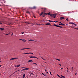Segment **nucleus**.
I'll list each match as a JSON object with an SVG mask.
<instances>
[{
    "label": "nucleus",
    "mask_w": 78,
    "mask_h": 78,
    "mask_svg": "<svg viewBox=\"0 0 78 78\" xmlns=\"http://www.w3.org/2000/svg\"><path fill=\"white\" fill-rule=\"evenodd\" d=\"M21 34H23V33H24V32H21Z\"/></svg>",
    "instance_id": "obj_37"
},
{
    "label": "nucleus",
    "mask_w": 78,
    "mask_h": 78,
    "mask_svg": "<svg viewBox=\"0 0 78 78\" xmlns=\"http://www.w3.org/2000/svg\"><path fill=\"white\" fill-rule=\"evenodd\" d=\"M25 74H24L23 75V78H25Z\"/></svg>",
    "instance_id": "obj_22"
},
{
    "label": "nucleus",
    "mask_w": 78,
    "mask_h": 78,
    "mask_svg": "<svg viewBox=\"0 0 78 78\" xmlns=\"http://www.w3.org/2000/svg\"><path fill=\"white\" fill-rule=\"evenodd\" d=\"M75 75H76V73H75Z\"/></svg>",
    "instance_id": "obj_56"
},
{
    "label": "nucleus",
    "mask_w": 78,
    "mask_h": 78,
    "mask_svg": "<svg viewBox=\"0 0 78 78\" xmlns=\"http://www.w3.org/2000/svg\"><path fill=\"white\" fill-rule=\"evenodd\" d=\"M25 69V70H29V68H26V69Z\"/></svg>",
    "instance_id": "obj_29"
},
{
    "label": "nucleus",
    "mask_w": 78,
    "mask_h": 78,
    "mask_svg": "<svg viewBox=\"0 0 78 78\" xmlns=\"http://www.w3.org/2000/svg\"><path fill=\"white\" fill-rule=\"evenodd\" d=\"M27 54H28L29 55V53H23V55H27Z\"/></svg>",
    "instance_id": "obj_25"
},
{
    "label": "nucleus",
    "mask_w": 78,
    "mask_h": 78,
    "mask_svg": "<svg viewBox=\"0 0 78 78\" xmlns=\"http://www.w3.org/2000/svg\"><path fill=\"white\" fill-rule=\"evenodd\" d=\"M62 19H65V18L64 17H60V20H62Z\"/></svg>",
    "instance_id": "obj_10"
},
{
    "label": "nucleus",
    "mask_w": 78,
    "mask_h": 78,
    "mask_svg": "<svg viewBox=\"0 0 78 78\" xmlns=\"http://www.w3.org/2000/svg\"><path fill=\"white\" fill-rule=\"evenodd\" d=\"M61 69H62H62H63V68H61Z\"/></svg>",
    "instance_id": "obj_50"
},
{
    "label": "nucleus",
    "mask_w": 78,
    "mask_h": 78,
    "mask_svg": "<svg viewBox=\"0 0 78 78\" xmlns=\"http://www.w3.org/2000/svg\"><path fill=\"white\" fill-rule=\"evenodd\" d=\"M54 22H58V21Z\"/></svg>",
    "instance_id": "obj_41"
},
{
    "label": "nucleus",
    "mask_w": 78,
    "mask_h": 78,
    "mask_svg": "<svg viewBox=\"0 0 78 78\" xmlns=\"http://www.w3.org/2000/svg\"><path fill=\"white\" fill-rule=\"evenodd\" d=\"M26 13H27L28 14H30V13L28 11H27L26 12Z\"/></svg>",
    "instance_id": "obj_15"
},
{
    "label": "nucleus",
    "mask_w": 78,
    "mask_h": 78,
    "mask_svg": "<svg viewBox=\"0 0 78 78\" xmlns=\"http://www.w3.org/2000/svg\"><path fill=\"white\" fill-rule=\"evenodd\" d=\"M39 55H41V54H40Z\"/></svg>",
    "instance_id": "obj_61"
},
{
    "label": "nucleus",
    "mask_w": 78,
    "mask_h": 78,
    "mask_svg": "<svg viewBox=\"0 0 78 78\" xmlns=\"http://www.w3.org/2000/svg\"><path fill=\"white\" fill-rule=\"evenodd\" d=\"M50 75H52V74H51V72H50Z\"/></svg>",
    "instance_id": "obj_39"
},
{
    "label": "nucleus",
    "mask_w": 78,
    "mask_h": 78,
    "mask_svg": "<svg viewBox=\"0 0 78 78\" xmlns=\"http://www.w3.org/2000/svg\"><path fill=\"white\" fill-rule=\"evenodd\" d=\"M75 29H76V30H78V28H75Z\"/></svg>",
    "instance_id": "obj_47"
},
{
    "label": "nucleus",
    "mask_w": 78,
    "mask_h": 78,
    "mask_svg": "<svg viewBox=\"0 0 78 78\" xmlns=\"http://www.w3.org/2000/svg\"><path fill=\"white\" fill-rule=\"evenodd\" d=\"M68 69H69L68 68H67V69L68 70Z\"/></svg>",
    "instance_id": "obj_57"
},
{
    "label": "nucleus",
    "mask_w": 78,
    "mask_h": 78,
    "mask_svg": "<svg viewBox=\"0 0 78 78\" xmlns=\"http://www.w3.org/2000/svg\"><path fill=\"white\" fill-rule=\"evenodd\" d=\"M17 67V66H15V67Z\"/></svg>",
    "instance_id": "obj_54"
},
{
    "label": "nucleus",
    "mask_w": 78,
    "mask_h": 78,
    "mask_svg": "<svg viewBox=\"0 0 78 78\" xmlns=\"http://www.w3.org/2000/svg\"><path fill=\"white\" fill-rule=\"evenodd\" d=\"M18 71H16L15 72V73H13V74H14V73H16V72H18Z\"/></svg>",
    "instance_id": "obj_34"
},
{
    "label": "nucleus",
    "mask_w": 78,
    "mask_h": 78,
    "mask_svg": "<svg viewBox=\"0 0 78 78\" xmlns=\"http://www.w3.org/2000/svg\"><path fill=\"white\" fill-rule=\"evenodd\" d=\"M71 24H73L75 26H76V24H75V23H73V22H71L70 23Z\"/></svg>",
    "instance_id": "obj_11"
},
{
    "label": "nucleus",
    "mask_w": 78,
    "mask_h": 78,
    "mask_svg": "<svg viewBox=\"0 0 78 78\" xmlns=\"http://www.w3.org/2000/svg\"><path fill=\"white\" fill-rule=\"evenodd\" d=\"M30 41H33V42H34V40H30L28 41V42H30Z\"/></svg>",
    "instance_id": "obj_12"
},
{
    "label": "nucleus",
    "mask_w": 78,
    "mask_h": 78,
    "mask_svg": "<svg viewBox=\"0 0 78 78\" xmlns=\"http://www.w3.org/2000/svg\"><path fill=\"white\" fill-rule=\"evenodd\" d=\"M60 78H63L62 77H60Z\"/></svg>",
    "instance_id": "obj_58"
},
{
    "label": "nucleus",
    "mask_w": 78,
    "mask_h": 78,
    "mask_svg": "<svg viewBox=\"0 0 78 78\" xmlns=\"http://www.w3.org/2000/svg\"><path fill=\"white\" fill-rule=\"evenodd\" d=\"M30 8L31 9H36V7L34 6L32 8Z\"/></svg>",
    "instance_id": "obj_5"
},
{
    "label": "nucleus",
    "mask_w": 78,
    "mask_h": 78,
    "mask_svg": "<svg viewBox=\"0 0 78 78\" xmlns=\"http://www.w3.org/2000/svg\"><path fill=\"white\" fill-rule=\"evenodd\" d=\"M28 54L29 55L30 54H31V55H33V53H31V52H30Z\"/></svg>",
    "instance_id": "obj_18"
},
{
    "label": "nucleus",
    "mask_w": 78,
    "mask_h": 78,
    "mask_svg": "<svg viewBox=\"0 0 78 78\" xmlns=\"http://www.w3.org/2000/svg\"><path fill=\"white\" fill-rule=\"evenodd\" d=\"M41 9L43 10V12H42L41 14H39V16H42V15L44 13V12H45V11L47 10V8H41Z\"/></svg>",
    "instance_id": "obj_2"
},
{
    "label": "nucleus",
    "mask_w": 78,
    "mask_h": 78,
    "mask_svg": "<svg viewBox=\"0 0 78 78\" xmlns=\"http://www.w3.org/2000/svg\"><path fill=\"white\" fill-rule=\"evenodd\" d=\"M66 20L67 21V22H69V19L67 18L66 19Z\"/></svg>",
    "instance_id": "obj_27"
},
{
    "label": "nucleus",
    "mask_w": 78,
    "mask_h": 78,
    "mask_svg": "<svg viewBox=\"0 0 78 78\" xmlns=\"http://www.w3.org/2000/svg\"><path fill=\"white\" fill-rule=\"evenodd\" d=\"M44 15H49L51 16V17H53L54 18H55L56 17V16H57V14H50L48 13H45L44 14Z\"/></svg>",
    "instance_id": "obj_1"
},
{
    "label": "nucleus",
    "mask_w": 78,
    "mask_h": 78,
    "mask_svg": "<svg viewBox=\"0 0 78 78\" xmlns=\"http://www.w3.org/2000/svg\"><path fill=\"white\" fill-rule=\"evenodd\" d=\"M34 42H37V41H34Z\"/></svg>",
    "instance_id": "obj_36"
},
{
    "label": "nucleus",
    "mask_w": 78,
    "mask_h": 78,
    "mask_svg": "<svg viewBox=\"0 0 78 78\" xmlns=\"http://www.w3.org/2000/svg\"><path fill=\"white\" fill-rule=\"evenodd\" d=\"M22 41H23V42H26V40H23Z\"/></svg>",
    "instance_id": "obj_26"
},
{
    "label": "nucleus",
    "mask_w": 78,
    "mask_h": 78,
    "mask_svg": "<svg viewBox=\"0 0 78 78\" xmlns=\"http://www.w3.org/2000/svg\"><path fill=\"white\" fill-rule=\"evenodd\" d=\"M2 67V65H0V67Z\"/></svg>",
    "instance_id": "obj_49"
},
{
    "label": "nucleus",
    "mask_w": 78,
    "mask_h": 78,
    "mask_svg": "<svg viewBox=\"0 0 78 78\" xmlns=\"http://www.w3.org/2000/svg\"><path fill=\"white\" fill-rule=\"evenodd\" d=\"M67 72H68V73H69V71L67 70Z\"/></svg>",
    "instance_id": "obj_44"
},
{
    "label": "nucleus",
    "mask_w": 78,
    "mask_h": 78,
    "mask_svg": "<svg viewBox=\"0 0 78 78\" xmlns=\"http://www.w3.org/2000/svg\"><path fill=\"white\" fill-rule=\"evenodd\" d=\"M18 59V58H10V60H14V59Z\"/></svg>",
    "instance_id": "obj_4"
},
{
    "label": "nucleus",
    "mask_w": 78,
    "mask_h": 78,
    "mask_svg": "<svg viewBox=\"0 0 78 78\" xmlns=\"http://www.w3.org/2000/svg\"><path fill=\"white\" fill-rule=\"evenodd\" d=\"M10 34L9 33V34Z\"/></svg>",
    "instance_id": "obj_53"
},
{
    "label": "nucleus",
    "mask_w": 78,
    "mask_h": 78,
    "mask_svg": "<svg viewBox=\"0 0 78 78\" xmlns=\"http://www.w3.org/2000/svg\"><path fill=\"white\" fill-rule=\"evenodd\" d=\"M59 66H61V64H59Z\"/></svg>",
    "instance_id": "obj_38"
},
{
    "label": "nucleus",
    "mask_w": 78,
    "mask_h": 78,
    "mask_svg": "<svg viewBox=\"0 0 78 78\" xmlns=\"http://www.w3.org/2000/svg\"><path fill=\"white\" fill-rule=\"evenodd\" d=\"M2 23L1 22H0V24H2Z\"/></svg>",
    "instance_id": "obj_48"
},
{
    "label": "nucleus",
    "mask_w": 78,
    "mask_h": 78,
    "mask_svg": "<svg viewBox=\"0 0 78 78\" xmlns=\"http://www.w3.org/2000/svg\"><path fill=\"white\" fill-rule=\"evenodd\" d=\"M28 62H33V60H28Z\"/></svg>",
    "instance_id": "obj_13"
},
{
    "label": "nucleus",
    "mask_w": 78,
    "mask_h": 78,
    "mask_svg": "<svg viewBox=\"0 0 78 78\" xmlns=\"http://www.w3.org/2000/svg\"><path fill=\"white\" fill-rule=\"evenodd\" d=\"M26 49H30V48H24L21 49V50H26Z\"/></svg>",
    "instance_id": "obj_7"
},
{
    "label": "nucleus",
    "mask_w": 78,
    "mask_h": 78,
    "mask_svg": "<svg viewBox=\"0 0 78 78\" xmlns=\"http://www.w3.org/2000/svg\"><path fill=\"white\" fill-rule=\"evenodd\" d=\"M61 76H62V77L63 78H65V76H62V75H61Z\"/></svg>",
    "instance_id": "obj_23"
},
{
    "label": "nucleus",
    "mask_w": 78,
    "mask_h": 78,
    "mask_svg": "<svg viewBox=\"0 0 78 78\" xmlns=\"http://www.w3.org/2000/svg\"><path fill=\"white\" fill-rule=\"evenodd\" d=\"M48 22H55V21H53L52 20H48Z\"/></svg>",
    "instance_id": "obj_8"
},
{
    "label": "nucleus",
    "mask_w": 78,
    "mask_h": 78,
    "mask_svg": "<svg viewBox=\"0 0 78 78\" xmlns=\"http://www.w3.org/2000/svg\"><path fill=\"white\" fill-rule=\"evenodd\" d=\"M0 62H1V61H0Z\"/></svg>",
    "instance_id": "obj_60"
},
{
    "label": "nucleus",
    "mask_w": 78,
    "mask_h": 78,
    "mask_svg": "<svg viewBox=\"0 0 78 78\" xmlns=\"http://www.w3.org/2000/svg\"><path fill=\"white\" fill-rule=\"evenodd\" d=\"M1 74H0V75H1Z\"/></svg>",
    "instance_id": "obj_63"
},
{
    "label": "nucleus",
    "mask_w": 78,
    "mask_h": 78,
    "mask_svg": "<svg viewBox=\"0 0 78 78\" xmlns=\"http://www.w3.org/2000/svg\"><path fill=\"white\" fill-rule=\"evenodd\" d=\"M30 74H31V75H33V73H30Z\"/></svg>",
    "instance_id": "obj_33"
},
{
    "label": "nucleus",
    "mask_w": 78,
    "mask_h": 78,
    "mask_svg": "<svg viewBox=\"0 0 78 78\" xmlns=\"http://www.w3.org/2000/svg\"><path fill=\"white\" fill-rule=\"evenodd\" d=\"M5 36H7V35H8V34H6L5 35Z\"/></svg>",
    "instance_id": "obj_40"
},
{
    "label": "nucleus",
    "mask_w": 78,
    "mask_h": 78,
    "mask_svg": "<svg viewBox=\"0 0 78 78\" xmlns=\"http://www.w3.org/2000/svg\"><path fill=\"white\" fill-rule=\"evenodd\" d=\"M34 64H35V65H36V66H37V64H36V63H34Z\"/></svg>",
    "instance_id": "obj_31"
},
{
    "label": "nucleus",
    "mask_w": 78,
    "mask_h": 78,
    "mask_svg": "<svg viewBox=\"0 0 78 78\" xmlns=\"http://www.w3.org/2000/svg\"><path fill=\"white\" fill-rule=\"evenodd\" d=\"M60 23H61V24H59V25H62V26H63V25H65V24H62V23H61V22H60Z\"/></svg>",
    "instance_id": "obj_9"
},
{
    "label": "nucleus",
    "mask_w": 78,
    "mask_h": 78,
    "mask_svg": "<svg viewBox=\"0 0 78 78\" xmlns=\"http://www.w3.org/2000/svg\"><path fill=\"white\" fill-rule=\"evenodd\" d=\"M1 59V58H0V60Z\"/></svg>",
    "instance_id": "obj_59"
},
{
    "label": "nucleus",
    "mask_w": 78,
    "mask_h": 78,
    "mask_svg": "<svg viewBox=\"0 0 78 78\" xmlns=\"http://www.w3.org/2000/svg\"><path fill=\"white\" fill-rule=\"evenodd\" d=\"M72 69L73 70V67H72Z\"/></svg>",
    "instance_id": "obj_43"
},
{
    "label": "nucleus",
    "mask_w": 78,
    "mask_h": 78,
    "mask_svg": "<svg viewBox=\"0 0 78 78\" xmlns=\"http://www.w3.org/2000/svg\"><path fill=\"white\" fill-rule=\"evenodd\" d=\"M58 27H59V28H62V27L59 26H58Z\"/></svg>",
    "instance_id": "obj_20"
},
{
    "label": "nucleus",
    "mask_w": 78,
    "mask_h": 78,
    "mask_svg": "<svg viewBox=\"0 0 78 78\" xmlns=\"http://www.w3.org/2000/svg\"><path fill=\"white\" fill-rule=\"evenodd\" d=\"M46 25H50V26H51V25L50 24V23H47L45 24Z\"/></svg>",
    "instance_id": "obj_6"
},
{
    "label": "nucleus",
    "mask_w": 78,
    "mask_h": 78,
    "mask_svg": "<svg viewBox=\"0 0 78 78\" xmlns=\"http://www.w3.org/2000/svg\"><path fill=\"white\" fill-rule=\"evenodd\" d=\"M54 26H55V27H58V26L56 24H54Z\"/></svg>",
    "instance_id": "obj_14"
},
{
    "label": "nucleus",
    "mask_w": 78,
    "mask_h": 78,
    "mask_svg": "<svg viewBox=\"0 0 78 78\" xmlns=\"http://www.w3.org/2000/svg\"><path fill=\"white\" fill-rule=\"evenodd\" d=\"M42 74L43 75H44L45 76H47V75H46V74H44V73H42Z\"/></svg>",
    "instance_id": "obj_17"
},
{
    "label": "nucleus",
    "mask_w": 78,
    "mask_h": 78,
    "mask_svg": "<svg viewBox=\"0 0 78 78\" xmlns=\"http://www.w3.org/2000/svg\"><path fill=\"white\" fill-rule=\"evenodd\" d=\"M42 17H44L45 16L44 15V14L43 15H42Z\"/></svg>",
    "instance_id": "obj_28"
},
{
    "label": "nucleus",
    "mask_w": 78,
    "mask_h": 78,
    "mask_svg": "<svg viewBox=\"0 0 78 78\" xmlns=\"http://www.w3.org/2000/svg\"><path fill=\"white\" fill-rule=\"evenodd\" d=\"M4 3H6V1H4Z\"/></svg>",
    "instance_id": "obj_51"
},
{
    "label": "nucleus",
    "mask_w": 78,
    "mask_h": 78,
    "mask_svg": "<svg viewBox=\"0 0 78 78\" xmlns=\"http://www.w3.org/2000/svg\"><path fill=\"white\" fill-rule=\"evenodd\" d=\"M17 67H20V65H18L16 66Z\"/></svg>",
    "instance_id": "obj_19"
},
{
    "label": "nucleus",
    "mask_w": 78,
    "mask_h": 78,
    "mask_svg": "<svg viewBox=\"0 0 78 78\" xmlns=\"http://www.w3.org/2000/svg\"><path fill=\"white\" fill-rule=\"evenodd\" d=\"M23 70H25V69H23L21 70V71H23Z\"/></svg>",
    "instance_id": "obj_32"
},
{
    "label": "nucleus",
    "mask_w": 78,
    "mask_h": 78,
    "mask_svg": "<svg viewBox=\"0 0 78 78\" xmlns=\"http://www.w3.org/2000/svg\"><path fill=\"white\" fill-rule=\"evenodd\" d=\"M34 18H36V17H35V16H34Z\"/></svg>",
    "instance_id": "obj_52"
},
{
    "label": "nucleus",
    "mask_w": 78,
    "mask_h": 78,
    "mask_svg": "<svg viewBox=\"0 0 78 78\" xmlns=\"http://www.w3.org/2000/svg\"><path fill=\"white\" fill-rule=\"evenodd\" d=\"M30 58H36L37 59H38V58L34 56H31L30 57Z\"/></svg>",
    "instance_id": "obj_3"
},
{
    "label": "nucleus",
    "mask_w": 78,
    "mask_h": 78,
    "mask_svg": "<svg viewBox=\"0 0 78 78\" xmlns=\"http://www.w3.org/2000/svg\"><path fill=\"white\" fill-rule=\"evenodd\" d=\"M25 68V67H22L21 68Z\"/></svg>",
    "instance_id": "obj_42"
},
{
    "label": "nucleus",
    "mask_w": 78,
    "mask_h": 78,
    "mask_svg": "<svg viewBox=\"0 0 78 78\" xmlns=\"http://www.w3.org/2000/svg\"><path fill=\"white\" fill-rule=\"evenodd\" d=\"M55 59L56 60H58V61H60V60L59 59H57V58H55Z\"/></svg>",
    "instance_id": "obj_24"
},
{
    "label": "nucleus",
    "mask_w": 78,
    "mask_h": 78,
    "mask_svg": "<svg viewBox=\"0 0 78 78\" xmlns=\"http://www.w3.org/2000/svg\"><path fill=\"white\" fill-rule=\"evenodd\" d=\"M41 58L44 60V61H45V59L44 58H42V57H41Z\"/></svg>",
    "instance_id": "obj_21"
},
{
    "label": "nucleus",
    "mask_w": 78,
    "mask_h": 78,
    "mask_svg": "<svg viewBox=\"0 0 78 78\" xmlns=\"http://www.w3.org/2000/svg\"><path fill=\"white\" fill-rule=\"evenodd\" d=\"M0 30L3 31V30H4V28H0Z\"/></svg>",
    "instance_id": "obj_16"
},
{
    "label": "nucleus",
    "mask_w": 78,
    "mask_h": 78,
    "mask_svg": "<svg viewBox=\"0 0 78 78\" xmlns=\"http://www.w3.org/2000/svg\"><path fill=\"white\" fill-rule=\"evenodd\" d=\"M57 75L58 76V77H59V78H61V77L59 76L58 74H57Z\"/></svg>",
    "instance_id": "obj_30"
},
{
    "label": "nucleus",
    "mask_w": 78,
    "mask_h": 78,
    "mask_svg": "<svg viewBox=\"0 0 78 78\" xmlns=\"http://www.w3.org/2000/svg\"><path fill=\"white\" fill-rule=\"evenodd\" d=\"M47 73H48L47 72H46Z\"/></svg>",
    "instance_id": "obj_55"
},
{
    "label": "nucleus",
    "mask_w": 78,
    "mask_h": 78,
    "mask_svg": "<svg viewBox=\"0 0 78 78\" xmlns=\"http://www.w3.org/2000/svg\"><path fill=\"white\" fill-rule=\"evenodd\" d=\"M13 34V33L12 32V35H13V34Z\"/></svg>",
    "instance_id": "obj_46"
},
{
    "label": "nucleus",
    "mask_w": 78,
    "mask_h": 78,
    "mask_svg": "<svg viewBox=\"0 0 78 78\" xmlns=\"http://www.w3.org/2000/svg\"><path fill=\"white\" fill-rule=\"evenodd\" d=\"M28 23V24H30V23Z\"/></svg>",
    "instance_id": "obj_45"
},
{
    "label": "nucleus",
    "mask_w": 78,
    "mask_h": 78,
    "mask_svg": "<svg viewBox=\"0 0 78 78\" xmlns=\"http://www.w3.org/2000/svg\"><path fill=\"white\" fill-rule=\"evenodd\" d=\"M22 40H22H22V39H20L19 40V41H21V40Z\"/></svg>",
    "instance_id": "obj_35"
},
{
    "label": "nucleus",
    "mask_w": 78,
    "mask_h": 78,
    "mask_svg": "<svg viewBox=\"0 0 78 78\" xmlns=\"http://www.w3.org/2000/svg\"><path fill=\"white\" fill-rule=\"evenodd\" d=\"M45 71H46V70H45Z\"/></svg>",
    "instance_id": "obj_62"
}]
</instances>
